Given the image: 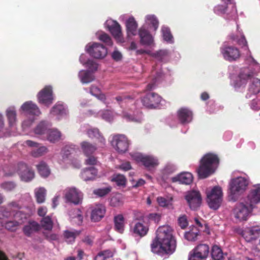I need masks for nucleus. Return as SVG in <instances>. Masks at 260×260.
I'll return each mask as SVG.
<instances>
[{"label": "nucleus", "instance_id": "obj_20", "mask_svg": "<svg viewBox=\"0 0 260 260\" xmlns=\"http://www.w3.org/2000/svg\"><path fill=\"white\" fill-rule=\"evenodd\" d=\"M106 213L105 207L102 205L95 206L91 210V220L93 222L100 221L105 216Z\"/></svg>", "mask_w": 260, "mask_h": 260}, {"label": "nucleus", "instance_id": "obj_64", "mask_svg": "<svg viewBox=\"0 0 260 260\" xmlns=\"http://www.w3.org/2000/svg\"><path fill=\"white\" fill-rule=\"evenodd\" d=\"M116 100L120 103L121 102H126L129 100H132L133 99L130 96H118L115 98Z\"/></svg>", "mask_w": 260, "mask_h": 260}, {"label": "nucleus", "instance_id": "obj_42", "mask_svg": "<svg viewBox=\"0 0 260 260\" xmlns=\"http://www.w3.org/2000/svg\"><path fill=\"white\" fill-rule=\"evenodd\" d=\"M6 115L10 126L14 124L16 120V112L14 108H9L6 111Z\"/></svg>", "mask_w": 260, "mask_h": 260}, {"label": "nucleus", "instance_id": "obj_30", "mask_svg": "<svg viewBox=\"0 0 260 260\" xmlns=\"http://www.w3.org/2000/svg\"><path fill=\"white\" fill-rule=\"evenodd\" d=\"M81 147L84 154L86 156L92 155L97 149L94 145L87 141L82 142L81 143Z\"/></svg>", "mask_w": 260, "mask_h": 260}, {"label": "nucleus", "instance_id": "obj_57", "mask_svg": "<svg viewBox=\"0 0 260 260\" xmlns=\"http://www.w3.org/2000/svg\"><path fill=\"white\" fill-rule=\"evenodd\" d=\"M233 39L236 41L237 44L242 47H247V42L244 35H242L239 39L233 38Z\"/></svg>", "mask_w": 260, "mask_h": 260}, {"label": "nucleus", "instance_id": "obj_28", "mask_svg": "<svg viewBox=\"0 0 260 260\" xmlns=\"http://www.w3.org/2000/svg\"><path fill=\"white\" fill-rule=\"evenodd\" d=\"M98 170L94 167L86 168L81 172L82 178L87 181L94 179L97 176Z\"/></svg>", "mask_w": 260, "mask_h": 260}, {"label": "nucleus", "instance_id": "obj_63", "mask_svg": "<svg viewBox=\"0 0 260 260\" xmlns=\"http://www.w3.org/2000/svg\"><path fill=\"white\" fill-rule=\"evenodd\" d=\"M118 168L121 170L127 171L132 169V166L129 161H126L121 164Z\"/></svg>", "mask_w": 260, "mask_h": 260}, {"label": "nucleus", "instance_id": "obj_11", "mask_svg": "<svg viewBox=\"0 0 260 260\" xmlns=\"http://www.w3.org/2000/svg\"><path fill=\"white\" fill-rule=\"evenodd\" d=\"M241 235L248 242L255 241L260 237V226L255 225L246 228L242 231Z\"/></svg>", "mask_w": 260, "mask_h": 260}, {"label": "nucleus", "instance_id": "obj_23", "mask_svg": "<svg viewBox=\"0 0 260 260\" xmlns=\"http://www.w3.org/2000/svg\"><path fill=\"white\" fill-rule=\"evenodd\" d=\"M21 109L30 114L38 116L41 114L40 110L35 104L31 101L24 103L21 106Z\"/></svg>", "mask_w": 260, "mask_h": 260}, {"label": "nucleus", "instance_id": "obj_39", "mask_svg": "<svg viewBox=\"0 0 260 260\" xmlns=\"http://www.w3.org/2000/svg\"><path fill=\"white\" fill-rule=\"evenodd\" d=\"M250 79L251 83L249 88V92L254 94L260 92V80L257 78Z\"/></svg>", "mask_w": 260, "mask_h": 260}, {"label": "nucleus", "instance_id": "obj_60", "mask_svg": "<svg viewBox=\"0 0 260 260\" xmlns=\"http://www.w3.org/2000/svg\"><path fill=\"white\" fill-rule=\"evenodd\" d=\"M102 117L103 119L110 121L112 119V112L109 110H105L103 111Z\"/></svg>", "mask_w": 260, "mask_h": 260}, {"label": "nucleus", "instance_id": "obj_12", "mask_svg": "<svg viewBox=\"0 0 260 260\" xmlns=\"http://www.w3.org/2000/svg\"><path fill=\"white\" fill-rule=\"evenodd\" d=\"M38 99L39 103L49 106L53 103V91L52 87L50 86H45L38 94Z\"/></svg>", "mask_w": 260, "mask_h": 260}, {"label": "nucleus", "instance_id": "obj_35", "mask_svg": "<svg viewBox=\"0 0 260 260\" xmlns=\"http://www.w3.org/2000/svg\"><path fill=\"white\" fill-rule=\"evenodd\" d=\"M199 235V230L196 226H193L189 231L185 233L184 237L188 241H194L197 240Z\"/></svg>", "mask_w": 260, "mask_h": 260}, {"label": "nucleus", "instance_id": "obj_13", "mask_svg": "<svg viewBox=\"0 0 260 260\" xmlns=\"http://www.w3.org/2000/svg\"><path fill=\"white\" fill-rule=\"evenodd\" d=\"M132 157L134 160L138 162L142 163L146 168H153L158 164L157 159L152 156L136 153L133 154Z\"/></svg>", "mask_w": 260, "mask_h": 260}, {"label": "nucleus", "instance_id": "obj_18", "mask_svg": "<svg viewBox=\"0 0 260 260\" xmlns=\"http://www.w3.org/2000/svg\"><path fill=\"white\" fill-rule=\"evenodd\" d=\"M64 197L68 201L76 205L79 204L81 201V193L75 188L67 189Z\"/></svg>", "mask_w": 260, "mask_h": 260}, {"label": "nucleus", "instance_id": "obj_5", "mask_svg": "<svg viewBox=\"0 0 260 260\" xmlns=\"http://www.w3.org/2000/svg\"><path fill=\"white\" fill-rule=\"evenodd\" d=\"M209 252L210 247L208 244H199L190 251L188 260H206Z\"/></svg>", "mask_w": 260, "mask_h": 260}, {"label": "nucleus", "instance_id": "obj_59", "mask_svg": "<svg viewBox=\"0 0 260 260\" xmlns=\"http://www.w3.org/2000/svg\"><path fill=\"white\" fill-rule=\"evenodd\" d=\"M12 213L6 208H2L0 210V218H8L11 216Z\"/></svg>", "mask_w": 260, "mask_h": 260}, {"label": "nucleus", "instance_id": "obj_24", "mask_svg": "<svg viewBox=\"0 0 260 260\" xmlns=\"http://www.w3.org/2000/svg\"><path fill=\"white\" fill-rule=\"evenodd\" d=\"M193 180L192 174L188 172L182 173L177 176L172 178L173 182H179L180 183L184 184H189Z\"/></svg>", "mask_w": 260, "mask_h": 260}, {"label": "nucleus", "instance_id": "obj_38", "mask_svg": "<svg viewBox=\"0 0 260 260\" xmlns=\"http://www.w3.org/2000/svg\"><path fill=\"white\" fill-rule=\"evenodd\" d=\"M40 223L41 228H42L46 231H51L53 229V222L51 218L49 216L43 217Z\"/></svg>", "mask_w": 260, "mask_h": 260}, {"label": "nucleus", "instance_id": "obj_1", "mask_svg": "<svg viewBox=\"0 0 260 260\" xmlns=\"http://www.w3.org/2000/svg\"><path fill=\"white\" fill-rule=\"evenodd\" d=\"M173 233L172 228L168 225L159 226L156 232V238L151 244L152 251L156 253L167 254L174 252L176 242Z\"/></svg>", "mask_w": 260, "mask_h": 260}, {"label": "nucleus", "instance_id": "obj_49", "mask_svg": "<svg viewBox=\"0 0 260 260\" xmlns=\"http://www.w3.org/2000/svg\"><path fill=\"white\" fill-rule=\"evenodd\" d=\"M228 10V4L218 5L214 8L215 13L217 15H223L226 13Z\"/></svg>", "mask_w": 260, "mask_h": 260}, {"label": "nucleus", "instance_id": "obj_50", "mask_svg": "<svg viewBox=\"0 0 260 260\" xmlns=\"http://www.w3.org/2000/svg\"><path fill=\"white\" fill-rule=\"evenodd\" d=\"M0 186L7 191H11L15 188L16 185L14 182L8 181L2 183Z\"/></svg>", "mask_w": 260, "mask_h": 260}, {"label": "nucleus", "instance_id": "obj_2", "mask_svg": "<svg viewBox=\"0 0 260 260\" xmlns=\"http://www.w3.org/2000/svg\"><path fill=\"white\" fill-rule=\"evenodd\" d=\"M219 159L214 153H208L205 154L200 161L197 173L200 178H206L213 174L218 167Z\"/></svg>", "mask_w": 260, "mask_h": 260}, {"label": "nucleus", "instance_id": "obj_44", "mask_svg": "<svg viewBox=\"0 0 260 260\" xmlns=\"http://www.w3.org/2000/svg\"><path fill=\"white\" fill-rule=\"evenodd\" d=\"M37 167L39 173L42 176L46 177L49 175L50 170L45 162H41L37 166Z\"/></svg>", "mask_w": 260, "mask_h": 260}, {"label": "nucleus", "instance_id": "obj_9", "mask_svg": "<svg viewBox=\"0 0 260 260\" xmlns=\"http://www.w3.org/2000/svg\"><path fill=\"white\" fill-rule=\"evenodd\" d=\"M161 102V97L154 92H148L141 98V102L147 108H155Z\"/></svg>", "mask_w": 260, "mask_h": 260}, {"label": "nucleus", "instance_id": "obj_36", "mask_svg": "<svg viewBox=\"0 0 260 260\" xmlns=\"http://www.w3.org/2000/svg\"><path fill=\"white\" fill-rule=\"evenodd\" d=\"M122 117L128 122L141 123L143 120L142 114L141 112H140L137 115H133L128 113L127 112H123L122 113Z\"/></svg>", "mask_w": 260, "mask_h": 260}, {"label": "nucleus", "instance_id": "obj_33", "mask_svg": "<svg viewBox=\"0 0 260 260\" xmlns=\"http://www.w3.org/2000/svg\"><path fill=\"white\" fill-rule=\"evenodd\" d=\"M79 78L82 83L86 84L91 82L94 79V77L89 71H81L79 73Z\"/></svg>", "mask_w": 260, "mask_h": 260}, {"label": "nucleus", "instance_id": "obj_47", "mask_svg": "<svg viewBox=\"0 0 260 260\" xmlns=\"http://www.w3.org/2000/svg\"><path fill=\"white\" fill-rule=\"evenodd\" d=\"M90 93L98 98L101 101H105L106 97L105 94L101 93V90L98 87L95 86H91L90 89Z\"/></svg>", "mask_w": 260, "mask_h": 260}, {"label": "nucleus", "instance_id": "obj_52", "mask_svg": "<svg viewBox=\"0 0 260 260\" xmlns=\"http://www.w3.org/2000/svg\"><path fill=\"white\" fill-rule=\"evenodd\" d=\"M99 39L108 46H112L113 44L111 38L106 33H102L101 34L99 37Z\"/></svg>", "mask_w": 260, "mask_h": 260}, {"label": "nucleus", "instance_id": "obj_16", "mask_svg": "<svg viewBox=\"0 0 260 260\" xmlns=\"http://www.w3.org/2000/svg\"><path fill=\"white\" fill-rule=\"evenodd\" d=\"M14 220L8 221L3 225L8 230L15 231L18 226L23 222V219L25 218V215L20 211L17 212L14 215Z\"/></svg>", "mask_w": 260, "mask_h": 260}, {"label": "nucleus", "instance_id": "obj_22", "mask_svg": "<svg viewBox=\"0 0 260 260\" xmlns=\"http://www.w3.org/2000/svg\"><path fill=\"white\" fill-rule=\"evenodd\" d=\"M41 229L40 224L35 221H30L28 224L23 228V232L27 237H30L34 232H37Z\"/></svg>", "mask_w": 260, "mask_h": 260}, {"label": "nucleus", "instance_id": "obj_25", "mask_svg": "<svg viewBox=\"0 0 260 260\" xmlns=\"http://www.w3.org/2000/svg\"><path fill=\"white\" fill-rule=\"evenodd\" d=\"M138 24L134 18L129 17L126 21V32L128 37L135 36L137 34Z\"/></svg>", "mask_w": 260, "mask_h": 260}, {"label": "nucleus", "instance_id": "obj_53", "mask_svg": "<svg viewBox=\"0 0 260 260\" xmlns=\"http://www.w3.org/2000/svg\"><path fill=\"white\" fill-rule=\"evenodd\" d=\"M146 18L147 20L150 22L154 27V30H156L158 26V21L156 17L154 15H148Z\"/></svg>", "mask_w": 260, "mask_h": 260}, {"label": "nucleus", "instance_id": "obj_45", "mask_svg": "<svg viewBox=\"0 0 260 260\" xmlns=\"http://www.w3.org/2000/svg\"><path fill=\"white\" fill-rule=\"evenodd\" d=\"M48 152L47 148L45 146H38L32 150L31 152V154L35 157H40Z\"/></svg>", "mask_w": 260, "mask_h": 260}, {"label": "nucleus", "instance_id": "obj_17", "mask_svg": "<svg viewBox=\"0 0 260 260\" xmlns=\"http://www.w3.org/2000/svg\"><path fill=\"white\" fill-rule=\"evenodd\" d=\"M260 202V184L253 186L248 194L245 202L253 208L255 204Z\"/></svg>", "mask_w": 260, "mask_h": 260}, {"label": "nucleus", "instance_id": "obj_29", "mask_svg": "<svg viewBox=\"0 0 260 260\" xmlns=\"http://www.w3.org/2000/svg\"><path fill=\"white\" fill-rule=\"evenodd\" d=\"M148 230V227L143 223L137 222L134 226L133 232L140 237H143L147 234Z\"/></svg>", "mask_w": 260, "mask_h": 260}, {"label": "nucleus", "instance_id": "obj_34", "mask_svg": "<svg viewBox=\"0 0 260 260\" xmlns=\"http://www.w3.org/2000/svg\"><path fill=\"white\" fill-rule=\"evenodd\" d=\"M81 234L80 231H69L66 230L63 232V237L65 241L68 243H71L74 242L76 238Z\"/></svg>", "mask_w": 260, "mask_h": 260}, {"label": "nucleus", "instance_id": "obj_37", "mask_svg": "<svg viewBox=\"0 0 260 260\" xmlns=\"http://www.w3.org/2000/svg\"><path fill=\"white\" fill-rule=\"evenodd\" d=\"M46 137L48 141L54 143L60 140L61 133L57 129H50L48 131Z\"/></svg>", "mask_w": 260, "mask_h": 260}, {"label": "nucleus", "instance_id": "obj_15", "mask_svg": "<svg viewBox=\"0 0 260 260\" xmlns=\"http://www.w3.org/2000/svg\"><path fill=\"white\" fill-rule=\"evenodd\" d=\"M185 199L190 208L192 210H196L200 207L202 202V198L200 192L196 190L188 192L185 196Z\"/></svg>", "mask_w": 260, "mask_h": 260}, {"label": "nucleus", "instance_id": "obj_26", "mask_svg": "<svg viewBox=\"0 0 260 260\" xmlns=\"http://www.w3.org/2000/svg\"><path fill=\"white\" fill-rule=\"evenodd\" d=\"M139 35L140 38V42L143 45H150L153 42V39L149 32L144 28L139 30Z\"/></svg>", "mask_w": 260, "mask_h": 260}, {"label": "nucleus", "instance_id": "obj_51", "mask_svg": "<svg viewBox=\"0 0 260 260\" xmlns=\"http://www.w3.org/2000/svg\"><path fill=\"white\" fill-rule=\"evenodd\" d=\"M111 188L110 187H107L105 188L95 189L93 191V193L99 197H102L108 194L111 191Z\"/></svg>", "mask_w": 260, "mask_h": 260}, {"label": "nucleus", "instance_id": "obj_4", "mask_svg": "<svg viewBox=\"0 0 260 260\" xmlns=\"http://www.w3.org/2000/svg\"><path fill=\"white\" fill-rule=\"evenodd\" d=\"M222 201V192L219 186H215L207 193V202L209 207L213 210L218 209Z\"/></svg>", "mask_w": 260, "mask_h": 260}, {"label": "nucleus", "instance_id": "obj_31", "mask_svg": "<svg viewBox=\"0 0 260 260\" xmlns=\"http://www.w3.org/2000/svg\"><path fill=\"white\" fill-rule=\"evenodd\" d=\"M115 230L119 233H122L124 229V218L122 214H118L114 218Z\"/></svg>", "mask_w": 260, "mask_h": 260}, {"label": "nucleus", "instance_id": "obj_8", "mask_svg": "<svg viewBox=\"0 0 260 260\" xmlns=\"http://www.w3.org/2000/svg\"><path fill=\"white\" fill-rule=\"evenodd\" d=\"M220 52L224 59L229 61L237 60L240 57L238 48L233 46H224L220 48Z\"/></svg>", "mask_w": 260, "mask_h": 260}, {"label": "nucleus", "instance_id": "obj_61", "mask_svg": "<svg viewBox=\"0 0 260 260\" xmlns=\"http://www.w3.org/2000/svg\"><path fill=\"white\" fill-rule=\"evenodd\" d=\"M85 160V164L88 165H95L97 163V159L93 156L89 155Z\"/></svg>", "mask_w": 260, "mask_h": 260}, {"label": "nucleus", "instance_id": "obj_43", "mask_svg": "<svg viewBox=\"0 0 260 260\" xmlns=\"http://www.w3.org/2000/svg\"><path fill=\"white\" fill-rule=\"evenodd\" d=\"M211 254L214 260H221L223 258L222 250L217 245H214L212 247Z\"/></svg>", "mask_w": 260, "mask_h": 260}, {"label": "nucleus", "instance_id": "obj_41", "mask_svg": "<svg viewBox=\"0 0 260 260\" xmlns=\"http://www.w3.org/2000/svg\"><path fill=\"white\" fill-rule=\"evenodd\" d=\"M49 129L47 124L44 121H42L34 129V132L39 135H47Z\"/></svg>", "mask_w": 260, "mask_h": 260}, {"label": "nucleus", "instance_id": "obj_40", "mask_svg": "<svg viewBox=\"0 0 260 260\" xmlns=\"http://www.w3.org/2000/svg\"><path fill=\"white\" fill-rule=\"evenodd\" d=\"M35 193L36 201L38 203L41 204L45 202L46 190L44 188L40 187L36 189Z\"/></svg>", "mask_w": 260, "mask_h": 260}, {"label": "nucleus", "instance_id": "obj_14", "mask_svg": "<svg viewBox=\"0 0 260 260\" xmlns=\"http://www.w3.org/2000/svg\"><path fill=\"white\" fill-rule=\"evenodd\" d=\"M17 172L22 180L28 182L31 181L35 176L34 172L23 162L18 163L17 167Z\"/></svg>", "mask_w": 260, "mask_h": 260}, {"label": "nucleus", "instance_id": "obj_7", "mask_svg": "<svg viewBox=\"0 0 260 260\" xmlns=\"http://www.w3.org/2000/svg\"><path fill=\"white\" fill-rule=\"evenodd\" d=\"M252 209L253 208L250 207L249 205L246 202L240 203L237 204L234 209L235 217L239 221L246 220Z\"/></svg>", "mask_w": 260, "mask_h": 260}, {"label": "nucleus", "instance_id": "obj_46", "mask_svg": "<svg viewBox=\"0 0 260 260\" xmlns=\"http://www.w3.org/2000/svg\"><path fill=\"white\" fill-rule=\"evenodd\" d=\"M112 181L115 182L118 186H125L126 179L123 175L116 174L113 176Z\"/></svg>", "mask_w": 260, "mask_h": 260}, {"label": "nucleus", "instance_id": "obj_55", "mask_svg": "<svg viewBox=\"0 0 260 260\" xmlns=\"http://www.w3.org/2000/svg\"><path fill=\"white\" fill-rule=\"evenodd\" d=\"M157 202L160 206L163 207H169V205H171V200H167L161 197H159L157 198Z\"/></svg>", "mask_w": 260, "mask_h": 260}, {"label": "nucleus", "instance_id": "obj_62", "mask_svg": "<svg viewBox=\"0 0 260 260\" xmlns=\"http://www.w3.org/2000/svg\"><path fill=\"white\" fill-rule=\"evenodd\" d=\"M86 64L88 68L92 71H95L98 70V64L93 60H88L86 62Z\"/></svg>", "mask_w": 260, "mask_h": 260}, {"label": "nucleus", "instance_id": "obj_10", "mask_svg": "<svg viewBox=\"0 0 260 260\" xmlns=\"http://www.w3.org/2000/svg\"><path fill=\"white\" fill-rule=\"evenodd\" d=\"M87 51L91 56L98 59L105 57L107 54L106 47L103 45L98 43H94L89 46Z\"/></svg>", "mask_w": 260, "mask_h": 260}, {"label": "nucleus", "instance_id": "obj_21", "mask_svg": "<svg viewBox=\"0 0 260 260\" xmlns=\"http://www.w3.org/2000/svg\"><path fill=\"white\" fill-rule=\"evenodd\" d=\"M178 119L180 123L184 124L192 121V112L187 108H182L177 112Z\"/></svg>", "mask_w": 260, "mask_h": 260}, {"label": "nucleus", "instance_id": "obj_54", "mask_svg": "<svg viewBox=\"0 0 260 260\" xmlns=\"http://www.w3.org/2000/svg\"><path fill=\"white\" fill-rule=\"evenodd\" d=\"M178 223L181 229H184L188 225V221L186 215H184L179 217Z\"/></svg>", "mask_w": 260, "mask_h": 260}, {"label": "nucleus", "instance_id": "obj_3", "mask_svg": "<svg viewBox=\"0 0 260 260\" xmlns=\"http://www.w3.org/2000/svg\"><path fill=\"white\" fill-rule=\"evenodd\" d=\"M249 184L248 180L245 177H238L232 179L229 185V198L235 202L239 196L247 188Z\"/></svg>", "mask_w": 260, "mask_h": 260}, {"label": "nucleus", "instance_id": "obj_19", "mask_svg": "<svg viewBox=\"0 0 260 260\" xmlns=\"http://www.w3.org/2000/svg\"><path fill=\"white\" fill-rule=\"evenodd\" d=\"M87 134L89 138L94 140L100 147H103L106 143V140L96 128H91L87 130Z\"/></svg>", "mask_w": 260, "mask_h": 260}, {"label": "nucleus", "instance_id": "obj_58", "mask_svg": "<svg viewBox=\"0 0 260 260\" xmlns=\"http://www.w3.org/2000/svg\"><path fill=\"white\" fill-rule=\"evenodd\" d=\"M129 181L132 182V186L134 188L141 186L145 183V181L142 179H139L138 181H135L133 179H130Z\"/></svg>", "mask_w": 260, "mask_h": 260}, {"label": "nucleus", "instance_id": "obj_32", "mask_svg": "<svg viewBox=\"0 0 260 260\" xmlns=\"http://www.w3.org/2000/svg\"><path fill=\"white\" fill-rule=\"evenodd\" d=\"M68 111L63 104L57 103L51 109L50 114L54 116H63L67 114Z\"/></svg>", "mask_w": 260, "mask_h": 260}, {"label": "nucleus", "instance_id": "obj_27", "mask_svg": "<svg viewBox=\"0 0 260 260\" xmlns=\"http://www.w3.org/2000/svg\"><path fill=\"white\" fill-rule=\"evenodd\" d=\"M109 30L115 39L119 41L122 40L121 27L117 21H113L112 24L109 26Z\"/></svg>", "mask_w": 260, "mask_h": 260}, {"label": "nucleus", "instance_id": "obj_48", "mask_svg": "<svg viewBox=\"0 0 260 260\" xmlns=\"http://www.w3.org/2000/svg\"><path fill=\"white\" fill-rule=\"evenodd\" d=\"M161 31L164 40L168 42H173V36L168 27H162Z\"/></svg>", "mask_w": 260, "mask_h": 260}, {"label": "nucleus", "instance_id": "obj_56", "mask_svg": "<svg viewBox=\"0 0 260 260\" xmlns=\"http://www.w3.org/2000/svg\"><path fill=\"white\" fill-rule=\"evenodd\" d=\"M45 239L49 241H56L58 239V236L55 234H51L47 232H43L42 233Z\"/></svg>", "mask_w": 260, "mask_h": 260}, {"label": "nucleus", "instance_id": "obj_6", "mask_svg": "<svg viewBox=\"0 0 260 260\" xmlns=\"http://www.w3.org/2000/svg\"><path fill=\"white\" fill-rule=\"evenodd\" d=\"M111 144L117 151L123 153L127 151L129 141L125 135L117 134L113 136Z\"/></svg>", "mask_w": 260, "mask_h": 260}]
</instances>
